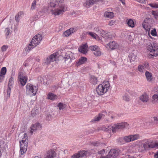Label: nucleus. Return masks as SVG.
Masks as SVG:
<instances>
[{
  "instance_id": "nucleus-1",
  "label": "nucleus",
  "mask_w": 158,
  "mask_h": 158,
  "mask_svg": "<svg viewBox=\"0 0 158 158\" xmlns=\"http://www.w3.org/2000/svg\"><path fill=\"white\" fill-rule=\"evenodd\" d=\"M49 10L52 15L58 16L68 10V8L64 3V0H52Z\"/></svg>"
},
{
  "instance_id": "nucleus-2",
  "label": "nucleus",
  "mask_w": 158,
  "mask_h": 158,
  "mask_svg": "<svg viewBox=\"0 0 158 158\" xmlns=\"http://www.w3.org/2000/svg\"><path fill=\"white\" fill-rule=\"evenodd\" d=\"M110 86V83L108 81H104L102 84H99L96 89L98 95L100 96L104 95L109 89Z\"/></svg>"
},
{
  "instance_id": "nucleus-3",
  "label": "nucleus",
  "mask_w": 158,
  "mask_h": 158,
  "mask_svg": "<svg viewBox=\"0 0 158 158\" xmlns=\"http://www.w3.org/2000/svg\"><path fill=\"white\" fill-rule=\"evenodd\" d=\"M129 124L126 122H122L121 123L115 124L112 126H110L105 129L106 131H111L114 133L117 130L125 128H127Z\"/></svg>"
},
{
  "instance_id": "nucleus-4",
  "label": "nucleus",
  "mask_w": 158,
  "mask_h": 158,
  "mask_svg": "<svg viewBox=\"0 0 158 158\" xmlns=\"http://www.w3.org/2000/svg\"><path fill=\"white\" fill-rule=\"evenodd\" d=\"M42 39L41 35L38 34L32 38L31 41L28 46V49L29 51L39 45Z\"/></svg>"
},
{
  "instance_id": "nucleus-5",
  "label": "nucleus",
  "mask_w": 158,
  "mask_h": 158,
  "mask_svg": "<svg viewBox=\"0 0 158 158\" xmlns=\"http://www.w3.org/2000/svg\"><path fill=\"white\" fill-rule=\"evenodd\" d=\"M146 47L152 56H156L158 55V45L156 43H149L146 45Z\"/></svg>"
},
{
  "instance_id": "nucleus-6",
  "label": "nucleus",
  "mask_w": 158,
  "mask_h": 158,
  "mask_svg": "<svg viewBox=\"0 0 158 158\" xmlns=\"http://www.w3.org/2000/svg\"><path fill=\"white\" fill-rule=\"evenodd\" d=\"M38 90V87L35 85L30 83L27 84L26 85V93L30 96L35 95Z\"/></svg>"
},
{
  "instance_id": "nucleus-7",
  "label": "nucleus",
  "mask_w": 158,
  "mask_h": 158,
  "mask_svg": "<svg viewBox=\"0 0 158 158\" xmlns=\"http://www.w3.org/2000/svg\"><path fill=\"white\" fill-rule=\"evenodd\" d=\"M143 146L145 149L152 148V141L149 139H145L142 141Z\"/></svg>"
},
{
  "instance_id": "nucleus-8",
  "label": "nucleus",
  "mask_w": 158,
  "mask_h": 158,
  "mask_svg": "<svg viewBox=\"0 0 158 158\" xmlns=\"http://www.w3.org/2000/svg\"><path fill=\"white\" fill-rule=\"evenodd\" d=\"M58 54L57 53H54L51 54L47 58L46 62L48 64L56 60L58 58Z\"/></svg>"
},
{
  "instance_id": "nucleus-9",
  "label": "nucleus",
  "mask_w": 158,
  "mask_h": 158,
  "mask_svg": "<svg viewBox=\"0 0 158 158\" xmlns=\"http://www.w3.org/2000/svg\"><path fill=\"white\" fill-rule=\"evenodd\" d=\"M18 78L21 84L23 86L25 85L27 80V77L23 75L21 73L19 74Z\"/></svg>"
},
{
  "instance_id": "nucleus-10",
  "label": "nucleus",
  "mask_w": 158,
  "mask_h": 158,
  "mask_svg": "<svg viewBox=\"0 0 158 158\" xmlns=\"http://www.w3.org/2000/svg\"><path fill=\"white\" fill-rule=\"evenodd\" d=\"M77 30V27L71 28L65 31L63 33V36L67 37L70 35L72 33L76 32Z\"/></svg>"
},
{
  "instance_id": "nucleus-11",
  "label": "nucleus",
  "mask_w": 158,
  "mask_h": 158,
  "mask_svg": "<svg viewBox=\"0 0 158 158\" xmlns=\"http://www.w3.org/2000/svg\"><path fill=\"white\" fill-rule=\"evenodd\" d=\"M98 2L97 0H86L83 4V6L86 8H89Z\"/></svg>"
},
{
  "instance_id": "nucleus-12",
  "label": "nucleus",
  "mask_w": 158,
  "mask_h": 158,
  "mask_svg": "<svg viewBox=\"0 0 158 158\" xmlns=\"http://www.w3.org/2000/svg\"><path fill=\"white\" fill-rule=\"evenodd\" d=\"M20 145L23 146V145L28 146V139L27 135L26 133H24L23 135V138L21 141H19Z\"/></svg>"
},
{
  "instance_id": "nucleus-13",
  "label": "nucleus",
  "mask_w": 158,
  "mask_h": 158,
  "mask_svg": "<svg viewBox=\"0 0 158 158\" xmlns=\"http://www.w3.org/2000/svg\"><path fill=\"white\" fill-rule=\"evenodd\" d=\"M41 128V126L40 124L39 123H36L32 124L31 127V130L30 132L32 134L33 132L36 130L40 129Z\"/></svg>"
},
{
  "instance_id": "nucleus-14",
  "label": "nucleus",
  "mask_w": 158,
  "mask_h": 158,
  "mask_svg": "<svg viewBox=\"0 0 158 158\" xmlns=\"http://www.w3.org/2000/svg\"><path fill=\"white\" fill-rule=\"evenodd\" d=\"M118 155V153L117 150L111 149L110 151L107 156H108L109 158H115Z\"/></svg>"
},
{
  "instance_id": "nucleus-15",
  "label": "nucleus",
  "mask_w": 158,
  "mask_h": 158,
  "mask_svg": "<svg viewBox=\"0 0 158 158\" xmlns=\"http://www.w3.org/2000/svg\"><path fill=\"white\" fill-rule=\"evenodd\" d=\"M86 153L84 151H80L73 154L72 156V158H81L85 155Z\"/></svg>"
},
{
  "instance_id": "nucleus-16",
  "label": "nucleus",
  "mask_w": 158,
  "mask_h": 158,
  "mask_svg": "<svg viewBox=\"0 0 158 158\" xmlns=\"http://www.w3.org/2000/svg\"><path fill=\"white\" fill-rule=\"evenodd\" d=\"M87 48V44H85L80 46L78 48V50L81 53L85 54L88 51Z\"/></svg>"
},
{
  "instance_id": "nucleus-17",
  "label": "nucleus",
  "mask_w": 158,
  "mask_h": 158,
  "mask_svg": "<svg viewBox=\"0 0 158 158\" xmlns=\"http://www.w3.org/2000/svg\"><path fill=\"white\" fill-rule=\"evenodd\" d=\"M139 99L142 102L144 103L147 102L149 100V96L146 93H144L140 96Z\"/></svg>"
},
{
  "instance_id": "nucleus-18",
  "label": "nucleus",
  "mask_w": 158,
  "mask_h": 158,
  "mask_svg": "<svg viewBox=\"0 0 158 158\" xmlns=\"http://www.w3.org/2000/svg\"><path fill=\"white\" fill-rule=\"evenodd\" d=\"M87 58L85 57H82L80 58L78 60L76 61V65L77 67H78L81 64H84L85 62L87 61Z\"/></svg>"
},
{
  "instance_id": "nucleus-19",
  "label": "nucleus",
  "mask_w": 158,
  "mask_h": 158,
  "mask_svg": "<svg viewBox=\"0 0 158 158\" xmlns=\"http://www.w3.org/2000/svg\"><path fill=\"white\" fill-rule=\"evenodd\" d=\"M109 48L112 50L116 49L118 48V45L115 41L110 42L108 44Z\"/></svg>"
},
{
  "instance_id": "nucleus-20",
  "label": "nucleus",
  "mask_w": 158,
  "mask_h": 158,
  "mask_svg": "<svg viewBox=\"0 0 158 158\" xmlns=\"http://www.w3.org/2000/svg\"><path fill=\"white\" fill-rule=\"evenodd\" d=\"M58 98V96L54 94L49 92L47 95V98L52 101H54Z\"/></svg>"
},
{
  "instance_id": "nucleus-21",
  "label": "nucleus",
  "mask_w": 158,
  "mask_h": 158,
  "mask_svg": "<svg viewBox=\"0 0 158 158\" xmlns=\"http://www.w3.org/2000/svg\"><path fill=\"white\" fill-rule=\"evenodd\" d=\"M104 17L108 19H112L114 17V14L112 12L106 11L104 13Z\"/></svg>"
},
{
  "instance_id": "nucleus-22",
  "label": "nucleus",
  "mask_w": 158,
  "mask_h": 158,
  "mask_svg": "<svg viewBox=\"0 0 158 158\" xmlns=\"http://www.w3.org/2000/svg\"><path fill=\"white\" fill-rule=\"evenodd\" d=\"M148 19H145L144 20L143 23L142 25L143 27L147 31H148V35L150 37H151L149 34L150 28L148 26V23L147 22Z\"/></svg>"
},
{
  "instance_id": "nucleus-23",
  "label": "nucleus",
  "mask_w": 158,
  "mask_h": 158,
  "mask_svg": "<svg viewBox=\"0 0 158 158\" xmlns=\"http://www.w3.org/2000/svg\"><path fill=\"white\" fill-rule=\"evenodd\" d=\"M56 153L54 150H49L47 152L46 158H54L56 156Z\"/></svg>"
},
{
  "instance_id": "nucleus-24",
  "label": "nucleus",
  "mask_w": 158,
  "mask_h": 158,
  "mask_svg": "<svg viewBox=\"0 0 158 158\" xmlns=\"http://www.w3.org/2000/svg\"><path fill=\"white\" fill-rule=\"evenodd\" d=\"M105 116V114L102 113H100L98 116H96L92 120L91 122L94 123L95 122L99 121L102 118Z\"/></svg>"
},
{
  "instance_id": "nucleus-25",
  "label": "nucleus",
  "mask_w": 158,
  "mask_h": 158,
  "mask_svg": "<svg viewBox=\"0 0 158 158\" xmlns=\"http://www.w3.org/2000/svg\"><path fill=\"white\" fill-rule=\"evenodd\" d=\"M24 15V13L23 11H20L18 12L15 16V20L16 21L19 22L20 18Z\"/></svg>"
},
{
  "instance_id": "nucleus-26",
  "label": "nucleus",
  "mask_w": 158,
  "mask_h": 158,
  "mask_svg": "<svg viewBox=\"0 0 158 158\" xmlns=\"http://www.w3.org/2000/svg\"><path fill=\"white\" fill-rule=\"evenodd\" d=\"M145 75L146 78L148 81L150 82L152 80L153 77L151 73L147 71L145 72Z\"/></svg>"
},
{
  "instance_id": "nucleus-27",
  "label": "nucleus",
  "mask_w": 158,
  "mask_h": 158,
  "mask_svg": "<svg viewBox=\"0 0 158 158\" xmlns=\"http://www.w3.org/2000/svg\"><path fill=\"white\" fill-rule=\"evenodd\" d=\"M126 22L129 27L132 28L135 27V23L133 20L131 19H127L126 20Z\"/></svg>"
},
{
  "instance_id": "nucleus-28",
  "label": "nucleus",
  "mask_w": 158,
  "mask_h": 158,
  "mask_svg": "<svg viewBox=\"0 0 158 158\" xmlns=\"http://www.w3.org/2000/svg\"><path fill=\"white\" fill-rule=\"evenodd\" d=\"M63 59L65 63L66 64L69 63L71 61L70 57L68 53L65 54Z\"/></svg>"
},
{
  "instance_id": "nucleus-29",
  "label": "nucleus",
  "mask_w": 158,
  "mask_h": 158,
  "mask_svg": "<svg viewBox=\"0 0 158 158\" xmlns=\"http://www.w3.org/2000/svg\"><path fill=\"white\" fill-rule=\"evenodd\" d=\"M28 146L20 145V153L21 155L24 154L27 151Z\"/></svg>"
},
{
  "instance_id": "nucleus-30",
  "label": "nucleus",
  "mask_w": 158,
  "mask_h": 158,
  "mask_svg": "<svg viewBox=\"0 0 158 158\" xmlns=\"http://www.w3.org/2000/svg\"><path fill=\"white\" fill-rule=\"evenodd\" d=\"M90 81L91 83L95 85L97 84L98 80L97 77L92 76L91 77Z\"/></svg>"
},
{
  "instance_id": "nucleus-31",
  "label": "nucleus",
  "mask_w": 158,
  "mask_h": 158,
  "mask_svg": "<svg viewBox=\"0 0 158 158\" xmlns=\"http://www.w3.org/2000/svg\"><path fill=\"white\" fill-rule=\"evenodd\" d=\"M94 30L98 35H101L102 36H103V34L105 33L104 31L98 28H95Z\"/></svg>"
},
{
  "instance_id": "nucleus-32",
  "label": "nucleus",
  "mask_w": 158,
  "mask_h": 158,
  "mask_svg": "<svg viewBox=\"0 0 158 158\" xmlns=\"http://www.w3.org/2000/svg\"><path fill=\"white\" fill-rule=\"evenodd\" d=\"M87 34L92 37L93 39L96 40L98 39V37L97 35L94 32H87Z\"/></svg>"
},
{
  "instance_id": "nucleus-33",
  "label": "nucleus",
  "mask_w": 158,
  "mask_h": 158,
  "mask_svg": "<svg viewBox=\"0 0 158 158\" xmlns=\"http://www.w3.org/2000/svg\"><path fill=\"white\" fill-rule=\"evenodd\" d=\"M152 102L153 103H158V95L156 94H155L152 96Z\"/></svg>"
},
{
  "instance_id": "nucleus-34",
  "label": "nucleus",
  "mask_w": 158,
  "mask_h": 158,
  "mask_svg": "<svg viewBox=\"0 0 158 158\" xmlns=\"http://www.w3.org/2000/svg\"><path fill=\"white\" fill-rule=\"evenodd\" d=\"M131 141H133L137 140L139 138V136L138 135H130Z\"/></svg>"
},
{
  "instance_id": "nucleus-35",
  "label": "nucleus",
  "mask_w": 158,
  "mask_h": 158,
  "mask_svg": "<svg viewBox=\"0 0 158 158\" xmlns=\"http://www.w3.org/2000/svg\"><path fill=\"white\" fill-rule=\"evenodd\" d=\"M6 72V67H3L0 71V75L5 76Z\"/></svg>"
},
{
  "instance_id": "nucleus-36",
  "label": "nucleus",
  "mask_w": 158,
  "mask_h": 158,
  "mask_svg": "<svg viewBox=\"0 0 158 158\" xmlns=\"http://www.w3.org/2000/svg\"><path fill=\"white\" fill-rule=\"evenodd\" d=\"M99 48L96 45L91 46L89 47V49L91 51H93V52L97 50Z\"/></svg>"
},
{
  "instance_id": "nucleus-37",
  "label": "nucleus",
  "mask_w": 158,
  "mask_h": 158,
  "mask_svg": "<svg viewBox=\"0 0 158 158\" xmlns=\"http://www.w3.org/2000/svg\"><path fill=\"white\" fill-rule=\"evenodd\" d=\"M138 69L139 71L140 72L143 73L145 69V67L143 65L140 64L138 66Z\"/></svg>"
},
{
  "instance_id": "nucleus-38",
  "label": "nucleus",
  "mask_w": 158,
  "mask_h": 158,
  "mask_svg": "<svg viewBox=\"0 0 158 158\" xmlns=\"http://www.w3.org/2000/svg\"><path fill=\"white\" fill-rule=\"evenodd\" d=\"M129 56L131 58V61H134L137 59L136 56L133 53L131 54Z\"/></svg>"
},
{
  "instance_id": "nucleus-39",
  "label": "nucleus",
  "mask_w": 158,
  "mask_h": 158,
  "mask_svg": "<svg viewBox=\"0 0 158 158\" xmlns=\"http://www.w3.org/2000/svg\"><path fill=\"white\" fill-rule=\"evenodd\" d=\"M93 53L94 55L97 56H100L101 54V53L99 48L94 52Z\"/></svg>"
},
{
  "instance_id": "nucleus-40",
  "label": "nucleus",
  "mask_w": 158,
  "mask_h": 158,
  "mask_svg": "<svg viewBox=\"0 0 158 158\" xmlns=\"http://www.w3.org/2000/svg\"><path fill=\"white\" fill-rule=\"evenodd\" d=\"M150 34L153 36H157V34L156 29L155 28H154L150 32Z\"/></svg>"
},
{
  "instance_id": "nucleus-41",
  "label": "nucleus",
  "mask_w": 158,
  "mask_h": 158,
  "mask_svg": "<svg viewBox=\"0 0 158 158\" xmlns=\"http://www.w3.org/2000/svg\"><path fill=\"white\" fill-rule=\"evenodd\" d=\"M14 83V79L12 77H11L9 79L8 86L11 87Z\"/></svg>"
},
{
  "instance_id": "nucleus-42",
  "label": "nucleus",
  "mask_w": 158,
  "mask_h": 158,
  "mask_svg": "<svg viewBox=\"0 0 158 158\" xmlns=\"http://www.w3.org/2000/svg\"><path fill=\"white\" fill-rule=\"evenodd\" d=\"M57 106L60 110H63L64 108V105L61 102H60L58 103Z\"/></svg>"
},
{
  "instance_id": "nucleus-43",
  "label": "nucleus",
  "mask_w": 158,
  "mask_h": 158,
  "mask_svg": "<svg viewBox=\"0 0 158 158\" xmlns=\"http://www.w3.org/2000/svg\"><path fill=\"white\" fill-rule=\"evenodd\" d=\"M130 135L127 136H126L124 137V140L126 142H129L131 141Z\"/></svg>"
},
{
  "instance_id": "nucleus-44",
  "label": "nucleus",
  "mask_w": 158,
  "mask_h": 158,
  "mask_svg": "<svg viewBox=\"0 0 158 158\" xmlns=\"http://www.w3.org/2000/svg\"><path fill=\"white\" fill-rule=\"evenodd\" d=\"M36 1L35 0H34L32 2L31 8V10H33L35 9L36 6Z\"/></svg>"
},
{
  "instance_id": "nucleus-45",
  "label": "nucleus",
  "mask_w": 158,
  "mask_h": 158,
  "mask_svg": "<svg viewBox=\"0 0 158 158\" xmlns=\"http://www.w3.org/2000/svg\"><path fill=\"white\" fill-rule=\"evenodd\" d=\"M152 148H158V142H153L152 141Z\"/></svg>"
},
{
  "instance_id": "nucleus-46",
  "label": "nucleus",
  "mask_w": 158,
  "mask_h": 158,
  "mask_svg": "<svg viewBox=\"0 0 158 158\" xmlns=\"http://www.w3.org/2000/svg\"><path fill=\"white\" fill-rule=\"evenodd\" d=\"M5 35L6 37L8 36L10 33V29L9 28H6L5 30Z\"/></svg>"
},
{
  "instance_id": "nucleus-47",
  "label": "nucleus",
  "mask_w": 158,
  "mask_h": 158,
  "mask_svg": "<svg viewBox=\"0 0 158 158\" xmlns=\"http://www.w3.org/2000/svg\"><path fill=\"white\" fill-rule=\"evenodd\" d=\"M149 5L152 7L158 8V3H150Z\"/></svg>"
},
{
  "instance_id": "nucleus-48",
  "label": "nucleus",
  "mask_w": 158,
  "mask_h": 158,
  "mask_svg": "<svg viewBox=\"0 0 158 158\" xmlns=\"http://www.w3.org/2000/svg\"><path fill=\"white\" fill-rule=\"evenodd\" d=\"M123 99L126 101H128L130 100L129 96L127 95H125L123 97Z\"/></svg>"
},
{
  "instance_id": "nucleus-49",
  "label": "nucleus",
  "mask_w": 158,
  "mask_h": 158,
  "mask_svg": "<svg viewBox=\"0 0 158 158\" xmlns=\"http://www.w3.org/2000/svg\"><path fill=\"white\" fill-rule=\"evenodd\" d=\"M8 48V47L6 45H3L1 48V50L2 52H5L6 51L7 48Z\"/></svg>"
},
{
  "instance_id": "nucleus-50",
  "label": "nucleus",
  "mask_w": 158,
  "mask_h": 158,
  "mask_svg": "<svg viewBox=\"0 0 158 158\" xmlns=\"http://www.w3.org/2000/svg\"><path fill=\"white\" fill-rule=\"evenodd\" d=\"M115 23V21L114 20H111L108 23V25L110 26L113 25Z\"/></svg>"
},
{
  "instance_id": "nucleus-51",
  "label": "nucleus",
  "mask_w": 158,
  "mask_h": 158,
  "mask_svg": "<svg viewBox=\"0 0 158 158\" xmlns=\"http://www.w3.org/2000/svg\"><path fill=\"white\" fill-rule=\"evenodd\" d=\"M11 88V87L8 86L7 93V95L9 96H10V93Z\"/></svg>"
},
{
  "instance_id": "nucleus-52",
  "label": "nucleus",
  "mask_w": 158,
  "mask_h": 158,
  "mask_svg": "<svg viewBox=\"0 0 158 158\" xmlns=\"http://www.w3.org/2000/svg\"><path fill=\"white\" fill-rule=\"evenodd\" d=\"M5 76L0 75V82H2Z\"/></svg>"
},
{
  "instance_id": "nucleus-53",
  "label": "nucleus",
  "mask_w": 158,
  "mask_h": 158,
  "mask_svg": "<svg viewBox=\"0 0 158 158\" xmlns=\"http://www.w3.org/2000/svg\"><path fill=\"white\" fill-rule=\"evenodd\" d=\"M105 152V151L104 149L102 150V151L99 152V153L100 154H102Z\"/></svg>"
},
{
  "instance_id": "nucleus-54",
  "label": "nucleus",
  "mask_w": 158,
  "mask_h": 158,
  "mask_svg": "<svg viewBox=\"0 0 158 158\" xmlns=\"http://www.w3.org/2000/svg\"><path fill=\"white\" fill-rule=\"evenodd\" d=\"M148 62H146V63H145L144 64V65H143V66H144L145 68H147L148 67Z\"/></svg>"
},
{
  "instance_id": "nucleus-55",
  "label": "nucleus",
  "mask_w": 158,
  "mask_h": 158,
  "mask_svg": "<svg viewBox=\"0 0 158 158\" xmlns=\"http://www.w3.org/2000/svg\"><path fill=\"white\" fill-rule=\"evenodd\" d=\"M146 0H137V1L141 3H144Z\"/></svg>"
},
{
  "instance_id": "nucleus-56",
  "label": "nucleus",
  "mask_w": 158,
  "mask_h": 158,
  "mask_svg": "<svg viewBox=\"0 0 158 158\" xmlns=\"http://www.w3.org/2000/svg\"><path fill=\"white\" fill-rule=\"evenodd\" d=\"M124 5L125 4V0H119Z\"/></svg>"
},
{
  "instance_id": "nucleus-57",
  "label": "nucleus",
  "mask_w": 158,
  "mask_h": 158,
  "mask_svg": "<svg viewBox=\"0 0 158 158\" xmlns=\"http://www.w3.org/2000/svg\"><path fill=\"white\" fill-rule=\"evenodd\" d=\"M155 157L156 158H158V152L155 155Z\"/></svg>"
},
{
  "instance_id": "nucleus-58",
  "label": "nucleus",
  "mask_w": 158,
  "mask_h": 158,
  "mask_svg": "<svg viewBox=\"0 0 158 158\" xmlns=\"http://www.w3.org/2000/svg\"><path fill=\"white\" fill-rule=\"evenodd\" d=\"M127 158H135V157L130 156L129 155H127L126 156Z\"/></svg>"
},
{
  "instance_id": "nucleus-59",
  "label": "nucleus",
  "mask_w": 158,
  "mask_h": 158,
  "mask_svg": "<svg viewBox=\"0 0 158 158\" xmlns=\"http://www.w3.org/2000/svg\"><path fill=\"white\" fill-rule=\"evenodd\" d=\"M154 120L156 121H158V117H154L153 118Z\"/></svg>"
},
{
  "instance_id": "nucleus-60",
  "label": "nucleus",
  "mask_w": 158,
  "mask_h": 158,
  "mask_svg": "<svg viewBox=\"0 0 158 158\" xmlns=\"http://www.w3.org/2000/svg\"><path fill=\"white\" fill-rule=\"evenodd\" d=\"M100 143H96L94 144L95 146H98L100 145Z\"/></svg>"
}]
</instances>
